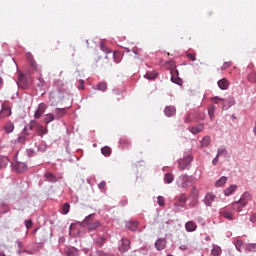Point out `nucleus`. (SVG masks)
I'll return each instance as SVG.
<instances>
[{
	"label": "nucleus",
	"mask_w": 256,
	"mask_h": 256,
	"mask_svg": "<svg viewBox=\"0 0 256 256\" xmlns=\"http://www.w3.org/2000/svg\"><path fill=\"white\" fill-rule=\"evenodd\" d=\"M169 63H170V65H172V67H175V62L170 61Z\"/></svg>",
	"instance_id": "61"
},
{
	"label": "nucleus",
	"mask_w": 256,
	"mask_h": 256,
	"mask_svg": "<svg viewBox=\"0 0 256 256\" xmlns=\"http://www.w3.org/2000/svg\"><path fill=\"white\" fill-rule=\"evenodd\" d=\"M51 121H55V115L49 113L45 115V119L44 122L46 123V125H49V123H51Z\"/></svg>",
	"instance_id": "29"
},
{
	"label": "nucleus",
	"mask_w": 256,
	"mask_h": 256,
	"mask_svg": "<svg viewBox=\"0 0 256 256\" xmlns=\"http://www.w3.org/2000/svg\"><path fill=\"white\" fill-rule=\"evenodd\" d=\"M179 203H186L187 202V194H181L178 198Z\"/></svg>",
	"instance_id": "44"
},
{
	"label": "nucleus",
	"mask_w": 256,
	"mask_h": 256,
	"mask_svg": "<svg viewBox=\"0 0 256 256\" xmlns=\"http://www.w3.org/2000/svg\"><path fill=\"white\" fill-rule=\"evenodd\" d=\"M203 129H205V126H203V124H198L197 126L191 127L190 131L193 135H197V133H201Z\"/></svg>",
	"instance_id": "19"
},
{
	"label": "nucleus",
	"mask_w": 256,
	"mask_h": 256,
	"mask_svg": "<svg viewBox=\"0 0 256 256\" xmlns=\"http://www.w3.org/2000/svg\"><path fill=\"white\" fill-rule=\"evenodd\" d=\"M100 49L104 52V53H111V50H109V48H107V46H105V43L101 42L100 43Z\"/></svg>",
	"instance_id": "41"
},
{
	"label": "nucleus",
	"mask_w": 256,
	"mask_h": 256,
	"mask_svg": "<svg viewBox=\"0 0 256 256\" xmlns=\"http://www.w3.org/2000/svg\"><path fill=\"white\" fill-rule=\"evenodd\" d=\"M119 57H121V53L115 51L114 52V59H115L116 63H119V61H120Z\"/></svg>",
	"instance_id": "48"
},
{
	"label": "nucleus",
	"mask_w": 256,
	"mask_h": 256,
	"mask_svg": "<svg viewBox=\"0 0 256 256\" xmlns=\"http://www.w3.org/2000/svg\"><path fill=\"white\" fill-rule=\"evenodd\" d=\"M211 253L213 256H221V247L214 246Z\"/></svg>",
	"instance_id": "36"
},
{
	"label": "nucleus",
	"mask_w": 256,
	"mask_h": 256,
	"mask_svg": "<svg viewBox=\"0 0 256 256\" xmlns=\"http://www.w3.org/2000/svg\"><path fill=\"white\" fill-rule=\"evenodd\" d=\"M157 203L160 207H165V198L163 196H158Z\"/></svg>",
	"instance_id": "39"
},
{
	"label": "nucleus",
	"mask_w": 256,
	"mask_h": 256,
	"mask_svg": "<svg viewBox=\"0 0 256 256\" xmlns=\"http://www.w3.org/2000/svg\"><path fill=\"white\" fill-rule=\"evenodd\" d=\"M3 87V78L0 77V88Z\"/></svg>",
	"instance_id": "59"
},
{
	"label": "nucleus",
	"mask_w": 256,
	"mask_h": 256,
	"mask_svg": "<svg viewBox=\"0 0 256 256\" xmlns=\"http://www.w3.org/2000/svg\"><path fill=\"white\" fill-rule=\"evenodd\" d=\"M235 191H237V185H231L224 190V194L226 197H229L230 195H233Z\"/></svg>",
	"instance_id": "21"
},
{
	"label": "nucleus",
	"mask_w": 256,
	"mask_h": 256,
	"mask_svg": "<svg viewBox=\"0 0 256 256\" xmlns=\"http://www.w3.org/2000/svg\"><path fill=\"white\" fill-rule=\"evenodd\" d=\"M126 227L130 231H137V227H139V222H137V221L128 222V223H126Z\"/></svg>",
	"instance_id": "23"
},
{
	"label": "nucleus",
	"mask_w": 256,
	"mask_h": 256,
	"mask_svg": "<svg viewBox=\"0 0 256 256\" xmlns=\"http://www.w3.org/2000/svg\"><path fill=\"white\" fill-rule=\"evenodd\" d=\"M106 185H107V183L105 181H102L99 183L98 187H99V189H105Z\"/></svg>",
	"instance_id": "50"
},
{
	"label": "nucleus",
	"mask_w": 256,
	"mask_h": 256,
	"mask_svg": "<svg viewBox=\"0 0 256 256\" xmlns=\"http://www.w3.org/2000/svg\"><path fill=\"white\" fill-rule=\"evenodd\" d=\"M180 249H182V251H185V249H187V247L181 246Z\"/></svg>",
	"instance_id": "62"
},
{
	"label": "nucleus",
	"mask_w": 256,
	"mask_h": 256,
	"mask_svg": "<svg viewBox=\"0 0 256 256\" xmlns=\"http://www.w3.org/2000/svg\"><path fill=\"white\" fill-rule=\"evenodd\" d=\"M193 162V156L188 155L183 159L178 160V169L180 171H185V169H189V165Z\"/></svg>",
	"instance_id": "4"
},
{
	"label": "nucleus",
	"mask_w": 256,
	"mask_h": 256,
	"mask_svg": "<svg viewBox=\"0 0 256 256\" xmlns=\"http://www.w3.org/2000/svg\"><path fill=\"white\" fill-rule=\"evenodd\" d=\"M38 81V87H43V80L39 77Z\"/></svg>",
	"instance_id": "57"
},
{
	"label": "nucleus",
	"mask_w": 256,
	"mask_h": 256,
	"mask_svg": "<svg viewBox=\"0 0 256 256\" xmlns=\"http://www.w3.org/2000/svg\"><path fill=\"white\" fill-rule=\"evenodd\" d=\"M44 177L46 178V181H49L50 183H57V176L51 172L46 173Z\"/></svg>",
	"instance_id": "22"
},
{
	"label": "nucleus",
	"mask_w": 256,
	"mask_h": 256,
	"mask_svg": "<svg viewBox=\"0 0 256 256\" xmlns=\"http://www.w3.org/2000/svg\"><path fill=\"white\" fill-rule=\"evenodd\" d=\"M189 121H191V119L189 118V115L185 118V123H189Z\"/></svg>",
	"instance_id": "58"
},
{
	"label": "nucleus",
	"mask_w": 256,
	"mask_h": 256,
	"mask_svg": "<svg viewBox=\"0 0 256 256\" xmlns=\"http://www.w3.org/2000/svg\"><path fill=\"white\" fill-rule=\"evenodd\" d=\"M246 197H249V194L245 193L239 201L233 203V207L235 211H238V213H241V211H243V207L247 206L248 201L245 199Z\"/></svg>",
	"instance_id": "5"
},
{
	"label": "nucleus",
	"mask_w": 256,
	"mask_h": 256,
	"mask_svg": "<svg viewBox=\"0 0 256 256\" xmlns=\"http://www.w3.org/2000/svg\"><path fill=\"white\" fill-rule=\"evenodd\" d=\"M175 179V177L173 176V174H171V173H167V174H165V176H164V181H165V183H173V180Z\"/></svg>",
	"instance_id": "34"
},
{
	"label": "nucleus",
	"mask_w": 256,
	"mask_h": 256,
	"mask_svg": "<svg viewBox=\"0 0 256 256\" xmlns=\"http://www.w3.org/2000/svg\"><path fill=\"white\" fill-rule=\"evenodd\" d=\"M175 113H177V110L173 106H166V108L164 109V114L166 115V117H173Z\"/></svg>",
	"instance_id": "17"
},
{
	"label": "nucleus",
	"mask_w": 256,
	"mask_h": 256,
	"mask_svg": "<svg viewBox=\"0 0 256 256\" xmlns=\"http://www.w3.org/2000/svg\"><path fill=\"white\" fill-rule=\"evenodd\" d=\"M98 91H107V83L100 82L97 86Z\"/></svg>",
	"instance_id": "38"
},
{
	"label": "nucleus",
	"mask_w": 256,
	"mask_h": 256,
	"mask_svg": "<svg viewBox=\"0 0 256 256\" xmlns=\"http://www.w3.org/2000/svg\"><path fill=\"white\" fill-rule=\"evenodd\" d=\"M244 249L245 251H256V244H246Z\"/></svg>",
	"instance_id": "37"
},
{
	"label": "nucleus",
	"mask_w": 256,
	"mask_h": 256,
	"mask_svg": "<svg viewBox=\"0 0 256 256\" xmlns=\"http://www.w3.org/2000/svg\"><path fill=\"white\" fill-rule=\"evenodd\" d=\"M14 169L17 171V173H24V171H27V164L23 162H17L14 165Z\"/></svg>",
	"instance_id": "14"
},
{
	"label": "nucleus",
	"mask_w": 256,
	"mask_h": 256,
	"mask_svg": "<svg viewBox=\"0 0 256 256\" xmlns=\"http://www.w3.org/2000/svg\"><path fill=\"white\" fill-rule=\"evenodd\" d=\"M15 129V125H13V123L9 122L4 126V131H6V133H13V130Z\"/></svg>",
	"instance_id": "27"
},
{
	"label": "nucleus",
	"mask_w": 256,
	"mask_h": 256,
	"mask_svg": "<svg viewBox=\"0 0 256 256\" xmlns=\"http://www.w3.org/2000/svg\"><path fill=\"white\" fill-rule=\"evenodd\" d=\"M250 221H251L252 223H256V214H252V215H251Z\"/></svg>",
	"instance_id": "53"
},
{
	"label": "nucleus",
	"mask_w": 256,
	"mask_h": 256,
	"mask_svg": "<svg viewBox=\"0 0 256 256\" xmlns=\"http://www.w3.org/2000/svg\"><path fill=\"white\" fill-rule=\"evenodd\" d=\"M146 79H149V81H153L157 79V72H150L145 74Z\"/></svg>",
	"instance_id": "35"
},
{
	"label": "nucleus",
	"mask_w": 256,
	"mask_h": 256,
	"mask_svg": "<svg viewBox=\"0 0 256 256\" xmlns=\"http://www.w3.org/2000/svg\"><path fill=\"white\" fill-rule=\"evenodd\" d=\"M248 81H251V83H256V72L248 76Z\"/></svg>",
	"instance_id": "45"
},
{
	"label": "nucleus",
	"mask_w": 256,
	"mask_h": 256,
	"mask_svg": "<svg viewBox=\"0 0 256 256\" xmlns=\"http://www.w3.org/2000/svg\"><path fill=\"white\" fill-rule=\"evenodd\" d=\"M46 110L47 105H45V103H40L34 114L35 119H41V116L43 115V113H45Z\"/></svg>",
	"instance_id": "9"
},
{
	"label": "nucleus",
	"mask_w": 256,
	"mask_h": 256,
	"mask_svg": "<svg viewBox=\"0 0 256 256\" xmlns=\"http://www.w3.org/2000/svg\"><path fill=\"white\" fill-rule=\"evenodd\" d=\"M36 129H37V131H38V135L43 136V135H45V134L47 133V130H46L45 127L42 126L41 124H37V125H36Z\"/></svg>",
	"instance_id": "30"
},
{
	"label": "nucleus",
	"mask_w": 256,
	"mask_h": 256,
	"mask_svg": "<svg viewBox=\"0 0 256 256\" xmlns=\"http://www.w3.org/2000/svg\"><path fill=\"white\" fill-rule=\"evenodd\" d=\"M166 246H167V240H165V238H160L155 243V247L157 251H163V249H165Z\"/></svg>",
	"instance_id": "12"
},
{
	"label": "nucleus",
	"mask_w": 256,
	"mask_h": 256,
	"mask_svg": "<svg viewBox=\"0 0 256 256\" xmlns=\"http://www.w3.org/2000/svg\"><path fill=\"white\" fill-rule=\"evenodd\" d=\"M213 165H217V163H219V156H216L213 161H212Z\"/></svg>",
	"instance_id": "55"
},
{
	"label": "nucleus",
	"mask_w": 256,
	"mask_h": 256,
	"mask_svg": "<svg viewBox=\"0 0 256 256\" xmlns=\"http://www.w3.org/2000/svg\"><path fill=\"white\" fill-rule=\"evenodd\" d=\"M67 111L65 108H56L55 109V114H56V119H61L62 117H65Z\"/></svg>",
	"instance_id": "20"
},
{
	"label": "nucleus",
	"mask_w": 256,
	"mask_h": 256,
	"mask_svg": "<svg viewBox=\"0 0 256 256\" xmlns=\"http://www.w3.org/2000/svg\"><path fill=\"white\" fill-rule=\"evenodd\" d=\"M176 185L180 189H187L193 185V178L187 174H182L177 178Z\"/></svg>",
	"instance_id": "1"
},
{
	"label": "nucleus",
	"mask_w": 256,
	"mask_h": 256,
	"mask_svg": "<svg viewBox=\"0 0 256 256\" xmlns=\"http://www.w3.org/2000/svg\"><path fill=\"white\" fill-rule=\"evenodd\" d=\"M208 115H209L210 119H213V116L215 115V106H210L208 108Z\"/></svg>",
	"instance_id": "40"
},
{
	"label": "nucleus",
	"mask_w": 256,
	"mask_h": 256,
	"mask_svg": "<svg viewBox=\"0 0 256 256\" xmlns=\"http://www.w3.org/2000/svg\"><path fill=\"white\" fill-rule=\"evenodd\" d=\"M131 249V241L127 238H122L118 246V251L120 253H127Z\"/></svg>",
	"instance_id": "6"
},
{
	"label": "nucleus",
	"mask_w": 256,
	"mask_h": 256,
	"mask_svg": "<svg viewBox=\"0 0 256 256\" xmlns=\"http://www.w3.org/2000/svg\"><path fill=\"white\" fill-rule=\"evenodd\" d=\"M212 103L222 104V109H225V107H231L235 104V99L233 97H230L228 99L225 98H219L218 96L211 98Z\"/></svg>",
	"instance_id": "3"
},
{
	"label": "nucleus",
	"mask_w": 256,
	"mask_h": 256,
	"mask_svg": "<svg viewBox=\"0 0 256 256\" xmlns=\"http://www.w3.org/2000/svg\"><path fill=\"white\" fill-rule=\"evenodd\" d=\"M0 256H7V255H5V254H3V253L0 252Z\"/></svg>",
	"instance_id": "64"
},
{
	"label": "nucleus",
	"mask_w": 256,
	"mask_h": 256,
	"mask_svg": "<svg viewBox=\"0 0 256 256\" xmlns=\"http://www.w3.org/2000/svg\"><path fill=\"white\" fill-rule=\"evenodd\" d=\"M231 65H233V62L229 61V62H225L222 66H221V70L225 71V69H229V67H231Z\"/></svg>",
	"instance_id": "43"
},
{
	"label": "nucleus",
	"mask_w": 256,
	"mask_h": 256,
	"mask_svg": "<svg viewBox=\"0 0 256 256\" xmlns=\"http://www.w3.org/2000/svg\"><path fill=\"white\" fill-rule=\"evenodd\" d=\"M93 215L95 214H90L84 219V223L88 227V231H95V229H99L101 227V222L99 220L93 221Z\"/></svg>",
	"instance_id": "2"
},
{
	"label": "nucleus",
	"mask_w": 256,
	"mask_h": 256,
	"mask_svg": "<svg viewBox=\"0 0 256 256\" xmlns=\"http://www.w3.org/2000/svg\"><path fill=\"white\" fill-rule=\"evenodd\" d=\"M66 254H67L68 256H75V252H73V250H71V249L67 250V251H66Z\"/></svg>",
	"instance_id": "52"
},
{
	"label": "nucleus",
	"mask_w": 256,
	"mask_h": 256,
	"mask_svg": "<svg viewBox=\"0 0 256 256\" xmlns=\"http://www.w3.org/2000/svg\"><path fill=\"white\" fill-rule=\"evenodd\" d=\"M106 242H107V238L103 236H99L96 240V245H98V247H102L103 245H105Z\"/></svg>",
	"instance_id": "31"
},
{
	"label": "nucleus",
	"mask_w": 256,
	"mask_h": 256,
	"mask_svg": "<svg viewBox=\"0 0 256 256\" xmlns=\"http://www.w3.org/2000/svg\"><path fill=\"white\" fill-rule=\"evenodd\" d=\"M26 57L30 63V66L31 68L34 70V71H39V66L37 65V62L35 61V58H33V54H31L30 52H28L26 54Z\"/></svg>",
	"instance_id": "10"
},
{
	"label": "nucleus",
	"mask_w": 256,
	"mask_h": 256,
	"mask_svg": "<svg viewBox=\"0 0 256 256\" xmlns=\"http://www.w3.org/2000/svg\"><path fill=\"white\" fill-rule=\"evenodd\" d=\"M25 227L27 229H31V227H33V221L31 220H25Z\"/></svg>",
	"instance_id": "46"
},
{
	"label": "nucleus",
	"mask_w": 256,
	"mask_h": 256,
	"mask_svg": "<svg viewBox=\"0 0 256 256\" xmlns=\"http://www.w3.org/2000/svg\"><path fill=\"white\" fill-rule=\"evenodd\" d=\"M122 149H127V147H131V141L127 138H121L119 141Z\"/></svg>",
	"instance_id": "24"
},
{
	"label": "nucleus",
	"mask_w": 256,
	"mask_h": 256,
	"mask_svg": "<svg viewBox=\"0 0 256 256\" xmlns=\"http://www.w3.org/2000/svg\"><path fill=\"white\" fill-rule=\"evenodd\" d=\"M185 229H186V231H188V233H191L193 231H197V224H195V222H193V221H188L185 224Z\"/></svg>",
	"instance_id": "18"
},
{
	"label": "nucleus",
	"mask_w": 256,
	"mask_h": 256,
	"mask_svg": "<svg viewBox=\"0 0 256 256\" xmlns=\"http://www.w3.org/2000/svg\"><path fill=\"white\" fill-rule=\"evenodd\" d=\"M215 194L213 193H208L205 198H204V203L205 205H207V207L211 206V204L213 203V201H215Z\"/></svg>",
	"instance_id": "16"
},
{
	"label": "nucleus",
	"mask_w": 256,
	"mask_h": 256,
	"mask_svg": "<svg viewBox=\"0 0 256 256\" xmlns=\"http://www.w3.org/2000/svg\"><path fill=\"white\" fill-rule=\"evenodd\" d=\"M171 73V81L172 83H176V85H183V79L179 78V70L173 68L170 71Z\"/></svg>",
	"instance_id": "8"
},
{
	"label": "nucleus",
	"mask_w": 256,
	"mask_h": 256,
	"mask_svg": "<svg viewBox=\"0 0 256 256\" xmlns=\"http://www.w3.org/2000/svg\"><path fill=\"white\" fill-rule=\"evenodd\" d=\"M33 127H37V122L35 120H32L30 122L29 125H27L25 128H24V133L25 135H29V133L27 132V130L29 129L30 131H32Z\"/></svg>",
	"instance_id": "26"
},
{
	"label": "nucleus",
	"mask_w": 256,
	"mask_h": 256,
	"mask_svg": "<svg viewBox=\"0 0 256 256\" xmlns=\"http://www.w3.org/2000/svg\"><path fill=\"white\" fill-rule=\"evenodd\" d=\"M18 247H23V244L21 242H18Z\"/></svg>",
	"instance_id": "63"
},
{
	"label": "nucleus",
	"mask_w": 256,
	"mask_h": 256,
	"mask_svg": "<svg viewBox=\"0 0 256 256\" xmlns=\"http://www.w3.org/2000/svg\"><path fill=\"white\" fill-rule=\"evenodd\" d=\"M225 183H227V177L222 176L216 183V187H223V185H225Z\"/></svg>",
	"instance_id": "33"
},
{
	"label": "nucleus",
	"mask_w": 256,
	"mask_h": 256,
	"mask_svg": "<svg viewBox=\"0 0 256 256\" xmlns=\"http://www.w3.org/2000/svg\"><path fill=\"white\" fill-rule=\"evenodd\" d=\"M11 115V108L7 106H3L0 111V119H5V117H10Z\"/></svg>",
	"instance_id": "15"
},
{
	"label": "nucleus",
	"mask_w": 256,
	"mask_h": 256,
	"mask_svg": "<svg viewBox=\"0 0 256 256\" xmlns=\"http://www.w3.org/2000/svg\"><path fill=\"white\" fill-rule=\"evenodd\" d=\"M84 83H85V82H84L83 80H80V81H79L78 89H85Z\"/></svg>",
	"instance_id": "51"
},
{
	"label": "nucleus",
	"mask_w": 256,
	"mask_h": 256,
	"mask_svg": "<svg viewBox=\"0 0 256 256\" xmlns=\"http://www.w3.org/2000/svg\"><path fill=\"white\" fill-rule=\"evenodd\" d=\"M53 99H55V93L54 92H50L49 93V100L53 101Z\"/></svg>",
	"instance_id": "54"
},
{
	"label": "nucleus",
	"mask_w": 256,
	"mask_h": 256,
	"mask_svg": "<svg viewBox=\"0 0 256 256\" xmlns=\"http://www.w3.org/2000/svg\"><path fill=\"white\" fill-rule=\"evenodd\" d=\"M20 82L24 83L25 82V78L24 77H20Z\"/></svg>",
	"instance_id": "60"
},
{
	"label": "nucleus",
	"mask_w": 256,
	"mask_h": 256,
	"mask_svg": "<svg viewBox=\"0 0 256 256\" xmlns=\"http://www.w3.org/2000/svg\"><path fill=\"white\" fill-rule=\"evenodd\" d=\"M227 150L225 149H219L217 153V157H219L222 153H226Z\"/></svg>",
	"instance_id": "56"
},
{
	"label": "nucleus",
	"mask_w": 256,
	"mask_h": 256,
	"mask_svg": "<svg viewBox=\"0 0 256 256\" xmlns=\"http://www.w3.org/2000/svg\"><path fill=\"white\" fill-rule=\"evenodd\" d=\"M18 143H25V141H27V137L26 136H20L18 137Z\"/></svg>",
	"instance_id": "49"
},
{
	"label": "nucleus",
	"mask_w": 256,
	"mask_h": 256,
	"mask_svg": "<svg viewBox=\"0 0 256 256\" xmlns=\"http://www.w3.org/2000/svg\"><path fill=\"white\" fill-rule=\"evenodd\" d=\"M221 217L228 219V221H233V212L229 211L227 208L220 210Z\"/></svg>",
	"instance_id": "11"
},
{
	"label": "nucleus",
	"mask_w": 256,
	"mask_h": 256,
	"mask_svg": "<svg viewBox=\"0 0 256 256\" xmlns=\"http://www.w3.org/2000/svg\"><path fill=\"white\" fill-rule=\"evenodd\" d=\"M218 87L219 89H222V91H227V89H229V80H227V78H222L218 81Z\"/></svg>",
	"instance_id": "13"
},
{
	"label": "nucleus",
	"mask_w": 256,
	"mask_h": 256,
	"mask_svg": "<svg viewBox=\"0 0 256 256\" xmlns=\"http://www.w3.org/2000/svg\"><path fill=\"white\" fill-rule=\"evenodd\" d=\"M210 144H211V137L209 136L204 137L201 141L202 147H209Z\"/></svg>",
	"instance_id": "28"
},
{
	"label": "nucleus",
	"mask_w": 256,
	"mask_h": 256,
	"mask_svg": "<svg viewBox=\"0 0 256 256\" xmlns=\"http://www.w3.org/2000/svg\"><path fill=\"white\" fill-rule=\"evenodd\" d=\"M101 153H102V155H104L105 157H109V155H111V147H109V146H104V147L101 149Z\"/></svg>",
	"instance_id": "32"
},
{
	"label": "nucleus",
	"mask_w": 256,
	"mask_h": 256,
	"mask_svg": "<svg viewBox=\"0 0 256 256\" xmlns=\"http://www.w3.org/2000/svg\"><path fill=\"white\" fill-rule=\"evenodd\" d=\"M234 245H235L237 251H239L240 253L243 251V247H245V245H243V241L239 240V239L234 241Z\"/></svg>",
	"instance_id": "25"
},
{
	"label": "nucleus",
	"mask_w": 256,
	"mask_h": 256,
	"mask_svg": "<svg viewBox=\"0 0 256 256\" xmlns=\"http://www.w3.org/2000/svg\"><path fill=\"white\" fill-rule=\"evenodd\" d=\"M187 57L190 61H196L195 53H187Z\"/></svg>",
	"instance_id": "47"
},
{
	"label": "nucleus",
	"mask_w": 256,
	"mask_h": 256,
	"mask_svg": "<svg viewBox=\"0 0 256 256\" xmlns=\"http://www.w3.org/2000/svg\"><path fill=\"white\" fill-rule=\"evenodd\" d=\"M189 197L192 200L190 203V207H195L197 201H199V189H197V187L193 186Z\"/></svg>",
	"instance_id": "7"
},
{
	"label": "nucleus",
	"mask_w": 256,
	"mask_h": 256,
	"mask_svg": "<svg viewBox=\"0 0 256 256\" xmlns=\"http://www.w3.org/2000/svg\"><path fill=\"white\" fill-rule=\"evenodd\" d=\"M70 207H71V206L69 205V203H66V204L63 205L62 211H63V214H64V215H67V213H69Z\"/></svg>",
	"instance_id": "42"
}]
</instances>
